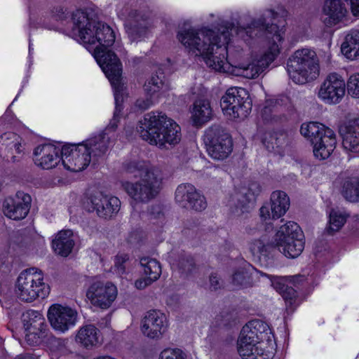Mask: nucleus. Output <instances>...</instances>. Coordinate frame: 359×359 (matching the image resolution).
<instances>
[{"label":"nucleus","mask_w":359,"mask_h":359,"mask_svg":"<svg viewBox=\"0 0 359 359\" xmlns=\"http://www.w3.org/2000/svg\"><path fill=\"white\" fill-rule=\"evenodd\" d=\"M72 32L87 49H93L94 57L108 78L114 90L115 111L123 109L124 86L121 83V63L116 55L109 49L115 41L111 27L90 16L86 11L78 10L72 14Z\"/></svg>","instance_id":"f257e3e1"},{"label":"nucleus","mask_w":359,"mask_h":359,"mask_svg":"<svg viewBox=\"0 0 359 359\" xmlns=\"http://www.w3.org/2000/svg\"><path fill=\"white\" fill-rule=\"evenodd\" d=\"M287 15V11L283 6H278L277 11L273 9L265 11L259 18L253 19L246 27H236V34L247 43H250V41L255 38L262 36L271 38L273 40L269 53L264 54L258 60L246 66L238 67L236 75L247 79H255L275 60L279 53V48L276 41H280L282 38L279 33L278 26L273 21L279 17L284 18Z\"/></svg>","instance_id":"f03ea898"},{"label":"nucleus","mask_w":359,"mask_h":359,"mask_svg":"<svg viewBox=\"0 0 359 359\" xmlns=\"http://www.w3.org/2000/svg\"><path fill=\"white\" fill-rule=\"evenodd\" d=\"M236 33V27L231 22H224L216 33L203 28L184 29L178 32L179 41L196 55L203 57L206 65L219 72L225 71L227 49L225 46L230 41L231 32Z\"/></svg>","instance_id":"7ed1b4c3"},{"label":"nucleus","mask_w":359,"mask_h":359,"mask_svg":"<svg viewBox=\"0 0 359 359\" xmlns=\"http://www.w3.org/2000/svg\"><path fill=\"white\" fill-rule=\"evenodd\" d=\"M304 236L299 226L294 222H289L281 226L275 236V244L265 243V238L255 240L251 250L259 254V261L265 268L274 264L273 256L278 250L285 257L296 258L304 248Z\"/></svg>","instance_id":"20e7f679"},{"label":"nucleus","mask_w":359,"mask_h":359,"mask_svg":"<svg viewBox=\"0 0 359 359\" xmlns=\"http://www.w3.org/2000/svg\"><path fill=\"white\" fill-rule=\"evenodd\" d=\"M137 133L151 144L163 147L166 143L176 144L181 140V128L162 112H149L139 121Z\"/></svg>","instance_id":"39448f33"},{"label":"nucleus","mask_w":359,"mask_h":359,"mask_svg":"<svg viewBox=\"0 0 359 359\" xmlns=\"http://www.w3.org/2000/svg\"><path fill=\"white\" fill-rule=\"evenodd\" d=\"M271 330L268 325L259 320L250 321L241 331L237 348L243 359H271L272 353L265 351L261 343L270 340Z\"/></svg>","instance_id":"423d86ee"},{"label":"nucleus","mask_w":359,"mask_h":359,"mask_svg":"<svg viewBox=\"0 0 359 359\" xmlns=\"http://www.w3.org/2000/svg\"><path fill=\"white\" fill-rule=\"evenodd\" d=\"M287 67L290 77L298 84L312 81L320 74L319 60L316 53L306 48L295 51L288 59Z\"/></svg>","instance_id":"0eeeda50"},{"label":"nucleus","mask_w":359,"mask_h":359,"mask_svg":"<svg viewBox=\"0 0 359 359\" xmlns=\"http://www.w3.org/2000/svg\"><path fill=\"white\" fill-rule=\"evenodd\" d=\"M162 182L160 170L147 172L142 178L135 183L124 182L122 187L136 202L148 203L159 194Z\"/></svg>","instance_id":"6e6552de"},{"label":"nucleus","mask_w":359,"mask_h":359,"mask_svg":"<svg viewBox=\"0 0 359 359\" xmlns=\"http://www.w3.org/2000/svg\"><path fill=\"white\" fill-rule=\"evenodd\" d=\"M43 280L41 273H37L34 268L21 272L16 283L18 297L25 302L45 298L49 294L50 287Z\"/></svg>","instance_id":"1a4fd4ad"},{"label":"nucleus","mask_w":359,"mask_h":359,"mask_svg":"<svg viewBox=\"0 0 359 359\" xmlns=\"http://www.w3.org/2000/svg\"><path fill=\"white\" fill-rule=\"evenodd\" d=\"M203 140L208 154L214 159L224 160L233 150V141L226 128L219 123L208 127Z\"/></svg>","instance_id":"9d476101"},{"label":"nucleus","mask_w":359,"mask_h":359,"mask_svg":"<svg viewBox=\"0 0 359 359\" xmlns=\"http://www.w3.org/2000/svg\"><path fill=\"white\" fill-rule=\"evenodd\" d=\"M220 106L231 118L244 119L251 111L252 100L245 88L233 87L222 97Z\"/></svg>","instance_id":"9b49d317"},{"label":"nucleus","mask_w":359,"mask_h":359,"mask_svg":"<svg viewBox=\"0 0 359 359\" xmlns=\"http://www.w3.org/2000/svg\"><path fill=\"white\" fill-rule=\"evenodd\" d=\"M88 205H90L92 210L96 211L98 217L109 219L115 216L120 210L121 201L115 196H109L102 192L97 191L90 195L87 199Z\"/></svg>","instance_id":"f8f14e48"},{"label":"nucleus","mask_w":359,"mask_h":359,"mask_svg":"<svg viewBox=\"0 0 359 359\" xmlns=\"http://www.w3.org/2000/svg\"><path fill=\"white\" fill-rule=\"evenodd\" d=\"M175 201L182 207L201 212L207 207V202L203 195L191 184H182L175 191Z\"/></svg>","instance_id":"ddd939ff"},{"label":"nucleus","mask_w":359,"mask_h":359,"mask_svg":"<svg viewBox=\"0 0 359 359\" xmlns=\"http://www.w3.org/2000/svg\"><path fill=\"white\" fill-rule=\"evenodd\" d=\"M345 82L336 73L329 74L318 90L319 97L327 104H337L345 94Z\"/></svg>","instance_id":"4468645a"},{"label":"nucleus","mask_w":359,"mask_h":359,"mask_svg":"<svg viewBox=\"0 0 359 359\" xmlns=\"http://www.w3.org/2000/svg\"><path fill=\"white\" fill-rule=\"evenodd\" d=\"M262 192V187L257 182H251L247 187H242L236 192L231 198L232 213L240 216L247 212L250 204H252Z\"/></svg>","instance_id":"2eb2a0df"},{"label":"nucleus","mask_w":359,"mask_h":359,"mask_svg":"<svg viewBox=\"0 0 359 359\" xmlns=\"http://www.w3.org/2000/svg\"><path fill=\"white\" fill-rule=\"evenodd\" d=\"M117 290L111 283L104 284L102 282L93 283L88 288L86 296L91 303L101 309L109 308L115 300Z\"/></svg>","instance_id":"dca6fc26"},{"label":"nucleus","mask_w":359,"mask_h":359,"mask_svg":"<svg viewBox=\"0 0 359 359\" xmlns=\"http://www.w3.org/2000/svg\"><path fill=\"white\" fill-rule=\"evenodd\" d=\"M31 202L32 198L29 194L18 191L14 197H8L4 200V213L14 220L24 219L29 211Z\"/></svg>","instance_id":"f3484780"},{"label":"nucleus","mask_w":359,"mask_h":359,"mask_svg":"<svg viewBox=\"0 0 359 359\" xmlns=\"http://www.w3.org/2000/svg\"><path fill=\"white\" fill-rule=\"evenodd\" d=\"M48 318L54 330L65 332L75 325L77 312L69 307L55 304L49 308Z\"/></svg>","instance_id":"a211bd4d"},{"label":"nucleus","mask_w":359,"mask_h":359,"mask_svg":"<svg viewBox=\"0 0 359 359\" xmlns=\"http://www.w3.org/2000/svg\"><path fill=\"white\" fill-rule=\"evenodd\" d=\"M167 327L166 317L163 313L156 310L147 311L141 323L143 334L153 339L161 338L166 331Z\"/></svg>","instance_id":"6ab92c4d"},{"label":"nucleus","mask_w":359,"mask_h":359,"mask_svg":"<svg viewBox=\"0 0 359 359\" xmlns=\"http://www.w3.org/2000/svg\"><path fill=\"white\" fill-rule=\"evenodd\" d=\"M290 205V198L285 192L275 191L271 194L270 203L264 204L259 209L260 217L264 219H277L285 214Z\"/></svg>","instance_id":"aec40b11"},{"label":"nucleus","mask_w":359,"mask_h":359,"mask_svg":"<svg viewBox=\"0 0 359 359\" xmlns=\"http://www.w3.org/2000/svg\"><path fill=\"white\" fill-rule=\"evenodd\" d=\"M126 32L131 41H137L147 36L149 22L147 18L136 10H131L124 23Z\"/></svg>","instance_id":"412c9836"},{"label":"nucleus","mask_w":359,"mask_h":359,"mask_svg":"<svg viewBox=\"0 0 359 359\" xmlns=\"http://www.w3.org/2000/svg\"><path fill=\"white\" fill-rule=\"evenodd\" d=\"M339 133L345 150L359 153V116L350 118L340 126Z\"/></svg>","instance_id":"4be33fe9"},{"label":"nucleus","mask_w":359,"mask_h":359,"mask_svg":"<svg viewBox=\"0 0 359 359\" xmlns=\"http://www.w3.org/2000/svg\"><path fill=\"white\" fill-rule=\"evenodd\" d=\"M140 264L143 269L145 277L136 280L135 286L138 290H143L159 278L161 274V266L156 259L149 257L140 258Z\"/></svg>","instance_id":"5701e85b"},{"label":"nucleus","mask_w":359,"mask_h":359,"mask_svg":"<svg viewBox=\"0 0 359 359\" xmlns=\"http://www.w3.org/2000/svg\"><path fill=\"white\" fill-rule=\"evenodd\" d=\"M35 163L43 169L55 167L60 161L59 149L52 144H42L34 151Z\"/></svg>","instance_id":"b1692460"},{"label":"nucleus","mask_w":359,"mask_h":359,"mask_svg":"<svg viewBox=\"0 0 359 359\" xmlns=\"http://www.w3.org/2000/svg\"><path fill=\"white\" fill-rule=\"evenodd\" d=\"M20 137L14 133H6L0 137V155L6 161H18L15 154L21 153Z\"/></svg>","instance_id":"393cba45"},{"label":"nucleus","mask_w":359,"mask_h":359,"mask_svg":"<svg viewBox=\"0 0 359 359\" xmlns=\"http://www.w3.org/2000/svg\"><path fill=\"white\" fill-rule=\"evenodd\" d=\"M75 148L70 156L64 157L62 163L67 170L80 172L89 165L91 156L83 143L79 144V147Z\"/></svg>","instance_id":"a878e982"},{"label":"nucleus","mask_w":359,"mask_h":359,"mask_svg":"<svg viewBox=\"0 0 359 359\" xmlns=\"http://www.w3.org/2000/svg\"><path fill=\"white\" fill-rule=\"evenodd\" d=\"M337 144L336 136L332 130H327L323 137L316 139L313 144V151L315 157L320 160L327 159L334 151Z\"/></svg>","instance_id":"bb28decb"},{"label":"nucleus","mask_w":359,"mask_h":359,"mask_svg":"<svg viewBox=\"0 0 359 359\" xmlns=\"http://www.w3.org/2000/svg\"><path fill=\"white\" fill-rule=\"evenodd\" d=\"M346 12L345 4L341 0H325L323 6L325 18L323 22L327 27H332L343 20Z\"/></svg>","instance_id":"cd10ccee"},{"label":"nucleus","mask_w":359,"mask_h":359,"mask_svg":"<svg viewBox=\"0 0 359 359\" xmlns=\"http://www.w3.org/2000/svg\"><path fill=\"white\" fill-rule=\"evenodd\" d=\"M266 149L281 154L288 144V137L285 132H266L262 140Z\"/></svg>","instance_id":"c85d7f7f"},{"label":"nucleus","mask_w":359,"mask_h":359,"mask_svg":"<svg viewBox=\"0 0 359 359\" xmlns=\"http://www.w3.org/2000/svg\"><path fill=\"white\" fill-rule=\"evenodd\" d=\"M52 245L56 254L62 257H67L74 246L72 231L68 229L60 231L53 241Z\"/></svg>","instance_id":"c756f323"},{"label":"nucleus","mask_w":359,"mask_h":359,"mask_svg":"<svg viewBox=\"0 0 359 359\" xmlns=\"http://www.w3.org/2000/svg\"><path fill=\"white\" fill-rule=\"evenodd\" d=\"M191 119L196 126H201L212 117V110L207 100H197L194 102Z\"/></svg>","instance_id":"7c9ffc66"},{"label":"nucleus","mask_w":359,"mask_h":359,"mask_svg":"<svg viewBox=\"0 0 359 359\" xmlns=\"http://www.w3.org/2000/svg\"><path fill=\"white\" fill-rule=\"evenodd\" d=\"M100 330L93 325L83 326L78 331L76 341L86 348H90L98 344Z\"/></svg>","instance_id":"2f4dec72"},{"label":"nucleus","mask_w":359,"mask_h":359,"mask_svg":"<svg viewBox=\"0 0 359 359\" xmlns=\"http://www.w3.org/2000/svg\"><path fill=\"white\" fill-rule=\"evenodd\" d=\"M109 137H106L103 133L98 136L93 137L83 142V145L88 150L90 156L100 157L106 154L109 148Z\"/></svg>","instance_id":"473e14b6"},{"label":"nucleus","mask_w":359,"mask_h":359,"mask_svg":"<svg viewBox=\"0 0 359 359\" xmlns=\"http://www.w3.org/2000/svg\"><path fill=\"white\" fill-rule=\"evenodd\" d=\"M177 267L180 276L186 278L194 276L199 270V265L195 258L191 255L184 252L179 255Z\"/></svg>","instance_id":"72a5a7b5"},{"label":"nucleus","mask_w":359,"mask_h":359,"mask_svg":"<svg viewBox=\"0 0 359 359\" xmlns=\"http://www.w3.org/2000/svg\"><path fill=\"white\" fill-rule=\"evenodd\" d=\"M341 53L350 60L359 58V31L352 30L348 33L341 46Z\"/></svg>","instance_id":"f704fd0d"},{"label":"nucleus","mask_w":359,"mask_h":359,"mask_svg":"<svg viewBox=\"0 0 359 359\" xmlns=\"http://www.w3.org/2000/svg\"><path fill=\"white\" fill-rule=\"evenodd\" d=\"M48 331L46 323L42 326L30 329L26 332V340L29 344L32 346L39 345L42 342L57 341L58 339L56 337L48 334Z\"/></svg>","instance_id":"c9c22d12"},{"label":"nucleus","mask_w":359,"mask_h":359,"mask_svg":"<svg viewBox=\"0 0 359 359\" xmlns=\"http://www.w3.org/2000/svg\"><path fill=\"white\" fill-rule=\"evenodd\" d=\"M327 130L331 129L319 122L311 121L302 123L300 133L304 137L308 138L313 144L315 143L316 139H320L323 137V133L326 132Z\"/></svg>","instance_id":"e433bc0d"},{"label":"nucleus","mask_w":359,"mask_h":359,"mask_svg":"<svg viewBox=\"0 0 359 359\" xmlns=\"http://www.w3.org/2000/svg\"><path fill=\"white\" fill-rule=\"evenodd\" d=\"M341 194L347 201L359 202V177L345 179L341 184Z\"/></svg>","instance_id":"4c0bfd02"},{"label":"nucleus","mask_w":359,"mask_h":359,"mask_svg":"<svg viewBox=\"0 0 359 359\" xmlns=\"http://www.w3.org/2000/svg\"><path fill=\"white\" fill-rule=\"evenodd\" d=\"M274 287L285 300L286 309L292 312L297 306V291L292 286L280 282L276 283Z\"/></svg>","instance_id":"58836bf2"},{"label":"nucleus","mask_w":359,"mask_h":359,"mask_svg":"<svg viewBox=\"0 0 359 359\" xmlns=\"http://www.w3.org/2000/svg\"><path fill=\"white\" fill-rule=\"evenodd\" d=\"M123 168L128 172L134 174L135 177L139 176L142 178V176L147 172L154 171V170H159L155 167H149L144 161H128L123 163Z\"/></svg>","instance_id":"ea45409f"},{"label":"nucleus","mask_w":359,"mask_h":359,"mask_svg":"<svg viewBox=\"0 0 359 359\" xmlns=\"http://www.w3.org/2000/svg\"><path fill=\"white\" fill-rule=\"evenodd\" d=\"M22 322L25 331L34 327L42 326L46 323L45 318L36 311L29 310L22 314Z\"/></svg>","instance_id":"a19ab883"},{"label":"nucleus","mask_w":359,"mask_h":359,"mask_svg":"<svg viewBox=\"0 0 359 359\" xmlns=\"http://www.w3.org/2000/svg\"><path fill=\"white\" fill-rule=\"evenodd\" d=\"M163 74L156 72L144 83V90L147 96H152L158 93L163 86Z\"/></svg>","instance_id":"79ce46f5"},{"label":"nucleus","mask_w":359,"mask_h":359,"mask_svg":"<svg viewBox=\"0 0 359 359\" xmlns=\"http://www.w3.org/2000/svg\"><path fill=\"white\" fill-rule=\"evenodd\" d=\"M232 283L236 286L248 287L252 283L250 269L239 268L232 275Z\"/></svg>","instance_id":"37998d69"},{"label":"nucleus","mask_w":359,"mask_h":359,"mask_svg":"<svg viewBox=\"0 0 359 359\" xmlns=\"http://www.w3.org/2000/svg\"><path fill=\"white\" fill-rule=\"evenodd\" d=\"M346 222V218L337 212H331L330 215V224L325 229V231L332 235L334 232L339 231Z\"/></svg>","instance_id":"c03bdc74"},{"label":"nucleus","mask_w":359,"mask_h":359,"mask_svg":"<svg viewBox=\"0 0 359 359\" xmlns=\"http://www.w3.org/2000/svg\"><path fill=\"white\" fill-rule=\"evenodd\" d=\"M128 262L129 255L128 254L123 253L117 255L114 259V271L120 275L126 273Z\"/></svg>","instance_id":"a18cd8bd"},{"label":"nucleus","mask_w":359,"mask_h":359,"mask_svg":"<svg viewBox=\"0 0 359 359\" xmlns=\"http://www.w3.org/2000/svg\"><path fill=\"white\" fill-rule=\"evenodd\" d=\"M159 359H187V355L180 348H165L161 351Z\"/></svg>","instance_id":"49530a36"},{"label":"nucleus","mask_w":359,"mask_h":359,"mask_svg":"<svg viewBox=\"0 0 359 359\" xmlns=\"http://www.w3.org/2000/svg\"><path fill=\"white\" fill-rule=\"evenodd\" d=\"M348 93L353 97H359V74L351 76L347 82Z\"/></svg>","instance_id":"de8ad7c7"},{"label":"nucleus","mask_w":359,"mask_h":359,"mask_svg":"<svg viewBox=\"0 0 359 359\" xmlns=\"http://www.w3.org/2000/svg\"><path fill=\"white\" fill-rule=\"evenodd\" d=\"M154 104L152 96L147 97L146 98L137 99L135 102V107L140 111L148 109L151 106Z\"/></svg>","instance_id":"09e8293b"},{"label":"nucleus","mask_w":359,"mask_h":359,"mask_svg":"<svg viewBox=\"0 0 359 359\" xmlns=\"http://www.w3.org/2000/svg\"><path fill=\"white\" fill-rule=\"evenodd\" d=\"M210 290L216 291L224 286L223 280L217 274L212 273L209 277Z\"/></svg>","instance_id":"8fccbe9b"},{"label":"nucleus","mask_w":359,"mask_h":359,"mask_svg":"<svg viewBox=\"0 0 359 359\" xmlns=\"http://www.w3.org/2000/svg\"><path fill=\"white\" fill-rule=\"evenodd\" d=\"M327 245L324 240H318L315 242V246L313 248V253L316 257L323 256L327 251Z\"/></svg>","instance_id":"3c124183"},{"label":"nucleus","mask_w":359,"mask_h":359,"mask_svg":"<svg viewBox=\"0 0 359 359\" xmlns=\"http://www.w3.org/2000/svg\"><path fill=\"white\" fill-rule=\"evenodd\" d=\"M79 147V144H69L65 145L62 147L61 149H59V153H60V160L62 161L64 157H69L71 156V154L74 151L75 147Z\"/></svg>","instance_id":"603ef678"},{"label":"nucleus","mask_w":359,"mask_h":359,"mask_svg":"<svg viewBox=\"0 0 359 359\" xmlns=\"http://www.w3.org/2000/svg\"><path fill=\"white\" fill-rule=\"evenodd\" d=\"M149 213L154 219H161L163 217L161 208L158 205H151L149 209Z\"/></svg>","instance_id":"864d4df0"},{"label":"nucleus","mask_w":359,"mask_h":359,"mask_svg":"<svg viewBox=\"0 0 359 359\" xmlns=\"http://www.w3.org/2000/svg\"><path fill=\"white\" fill-rule=\"evenodd\" d=\"M224 325L231 326L236 323V316L233 313H222V315Z\"/></svg>","instance_id":"5fc2aeb1"},{"label":"nucleus","mask_w":359,"mask_h":359,"mask_svg":"<svg viewBox=\"0 0 359 359\" xmlns=\"http://www.w3.org/2000/svg\"><path fill=\"white\" fill-rule=\"evenodd\" d=\"M53 14L57 20H62L67 18L66 10L62 7L55 8Z\"/></svg>","instance_id":"6e6d98bb"},{"label":"nucleus","mask_w":359,"mask_h":359,"mask_svg":"<svg viewBox=\"0 0 359 359\" xmlns=\"http://www.w3.org/2000/svg\"><path fill=\"white\" fill-rule=\"evenodd\" d=\"M120 114H116V111L114 112V117L110 121L109 125L106 128V130L114 131L117 128V123L119 121Z\"/></svg>","instance_id":"4d7b16f0"},{"label":"nucleus","mask_w":359,"mask_h":359,"mask_svg":"<svg viewBox=\"0 0 359 359\" xmlns=\"http://www.w3.org/2000/svg\"><path fill=\"white\" fill-rule=\"evenodd\" d=\"M271 112H273V111H272V109L270 107H265L263 109L262 111V114L263 118L264 119H266V120H269V119L273 120V119H275V115H273V116H270V117L267 116V114H270Z\"/></svg>","instance_id":"13d9d810"},{"label":"nucleus","mask_w":359,"mask_h":359,"mask_svg":"<svg viewBox=\"0 0 359 359\" xmlns=\"http://www.w3.org/2000/svg\"><path fill=\"white\" fill-rule=\"evenodd\" d=\"M15 359H39V358H38V356L34 354L26 353L25 355H20V356L16 358Z\"/></svg>","instance_id":"bf43d9fd"},{"label":"nucleus","mask_w":359,"mask_h":359,"mask_svg":"<svg viewBox=\"0 0 359 359\" xmlns=\"http://www.w3.org/2000/svg\"><path fill=\"white\" fill-rule=\"evenodd\" d=\"M351 6L353 14L357 16L359 14V4H351Z\"/></svg>","instance_id":"052dcab7"},{"label":"nucleus","mask_w":359,"mask_h":359,"mask_svg":"<svg viewBox=\"0 0 359 359\" xmlns=\"http://www.w3.org/2000/svg\"><path fill=\"white\" fill-rule=\"evenodd\" d=\"M137 237V233H133L130 235L129 238H128V242L132 243V244H134L136 243V238ZM138 241H137V243Z\"/></svg>","instance_id":"680f3d73"},{"label":"nucleus","mask_w":359,"mask_h":359,"mask_svg":"<svg viewBox=\"0 0 359 359\" xmlns=\"http://www.w3.org/2000/svg\"><path fill=\"white\" fill-rule=\"evenodd\" d=\"M256 230H257L256 228H252L250 226L245 227V231L249 234H254L255 233Z\"/></svg>","instance_id":"e2e57ef3"},{"label":"nucleus","mask_w":359,"mask_h":359,"mask_svg":"<svg viewBox=\"0 0 359 359\" xmlns=\"http://www.w3.org/2000/svg\"><path fill=\"white\" fill-rule=\"evenodd\" d=\"M302 278H303V276H294V277H292V281H293V283H297V282H299V280H301L302 279Z\"/></svg>","instance_id":"0e129e2a"},{"label":"nucleus","mask_w":359,"mask_h":359,"mask_svg":"<svg viewBox=\"0 0 359 359\" xmlns=\"http://www.w3.org/2000/svg\"><path fill=\"white\" fill-rule=\"evenodd\" d=\"M351 4H359V0H350Z\"/></svg>","instance_id":"69168bd1"}]
</instances>
